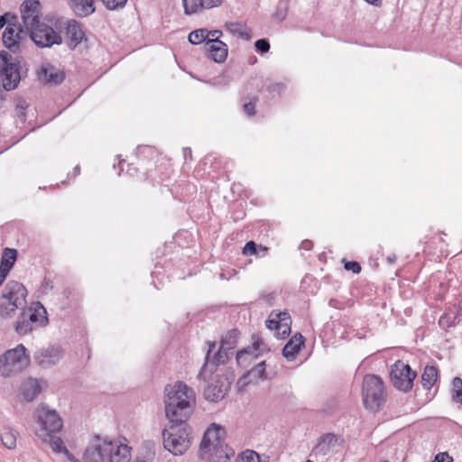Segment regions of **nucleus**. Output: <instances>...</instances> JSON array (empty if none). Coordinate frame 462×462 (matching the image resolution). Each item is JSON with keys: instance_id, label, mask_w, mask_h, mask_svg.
I'll list each match as a JSON object with an SVG mask.
<instances>
[{"instance_id": "6ab92c4d", "label": "nucleus", "mask_w": 462, "mask_h": 462, "mask_svg": "<svg viewBox=\"0 0 462 462\" xmlns=\"http://www.w3.org/2000/svg\"><path fill=\"white\" fill-rule=\"evenodd\" d=\"M47 312L44 307L37 303L35 308L30 307L27 309H22V319H26L31 325H32L35 328L42 327L47 324L48 318L46 316Z\"/></svg>"}, {"instance_id": "2f4dec72", "label": "nucleus", "mask_w": 462, "mask_h": 462, "mask_svg": "<svg viewBox=\"0 0 462 462\" xmlns=\"http://www.w3.org/2000/svg\"><path fill=\"white\" fill-rule=\"evenodd\" d=\"M233 356V352L227 349L221 348V345L219 346V349L214 354L210 365L217 367L220 365L226 364L230 357Z\"/></svg>"}, {"instance_id": "0eeeda50", "label": "nucleus", "mask_w": 462, "mask_h": 462, "mask_svg": "<svg viewBox=\"0 0 462 462\" xmlns=\"http://www.w3.org/2000/svg\"><path fill=\"white\" fill-rule=\"evenodd\" d=\"M38 422L41 426V435H50L59 432L62 428V420L54 410L40 406L36 411Z\"/></svg>"}, {"instance_id": "7ed1b4c3", "label": "nucleus", "mask_w": 462, "mask_h": 462, "mask_svg": "<svg viewBox=\"0 0 462 462\" xmlns=\"http://www.w3.org/2000/svg\"><path fill=\"white\" fill-rule=\"evenodd\" d=\"M363 402L366 409L375 411L385 402L383 380L374 374H367L363 380Z\"/></svg>"}, {"instance_id": "2eb2a0df", "label": "nucleus", "mask_w": 462, "mask_h": 462, "mask_svg": "<svg viewBox=\"0 0 462 462\" xmlns=\"http://www.w3.org/2000/svg\"><path fill=\"white\" fill-rule=\"evenodd\" d=\"M224 430L216 424H211L209 428L205 431L200 445L199 450L201 456L204 453H208L211 450V447L213 448H217L221 445V433Z\"/></svg>"}, {"instance_id": "9d476101", "label": "nucleus", "mask_w": 462, "mask_h": 462, "mask_svg": "<svg viewBox=\"0 0 462 462\" xmlns=\"http://www.w3.org/2000/svg\"><path fill=\"white\" fill-rule=\"evenodd\" d=\"M109 448L106 439H101L97 437L86 448L83 460L84 462H107L106 452Z\"/></svg>"}, {"instance_id": "4468645a", "label": "nucleus", "mask_w": 462, "mask_h": 462, "mask_svg": "<svg viewBox=\"0 0 462 462\" xmlns=\"http://www.w3.org/2000/svg\"><path fill=\"white\" fill-rule=\"evenodd\" d=\"M40 5L38 0H25L21 5L22 19L28 31L41 23L39 18Z\"/></svg>"}, {"instance_id": "c03bdc74", "label": "nucleus", "mask_w": 462, "mask_h": 462, "mask_svg": "<svg viewBox=\"0 0 462 462\" xmlns=\"http://www.w3.org/2000/svg\"><path fill=\"white\" fill-rule=\"evenodd\" d=\"M243 254L245 255H261L258 251V245L254 241H248L243 248Z\"/></svg>"}, {"instance_id": "603ef678", "label": "nucleus", "mask_w": 462, "mask_h": 462, "mask_svg": "<svg viewBox=\"0 0 462 462\" xmlns=\"http://www.w3.org/2000/svg\"><path fill=\"white\" fill-rule=\"evenodd\" d=\"M274 316V311H272L270 318L265 321L267 328L270 330H276L277 327L279 325V322L275 319V318H273Z\"/></svg>"}, {"instance_id": "c9c22d12", "label": "nucleus", "mask_w": 462, "mask_h": 462, "mask_svg": "<svg viewBox=\"0 0 462 462\" xmlns=\"http://www.w3.org/2000/svg\"><path fill=\"white\" fill-rule=\"evenodd\" d=\"M43 437L44 441H49L51 448L56 453H61L66 447L64 446L63 440L57 436L50 435H42Z\"/></svg>"}, {"instance_id": "ea45409f", "label": "nucleus", "mask_w": 462, "mask_h": 462, "mask_svg": "<svg viewBox=\"0 0 462 462\" xmlns=\"http://www.w3.org/2000/svg\"><path fill=\"white\" fill-rule=\"evenodd\" d=\"M452 399L455 402H458L462 404V379L455 377L452 382Z\"/></svg>"}, {"instance_id": "79ce46f5", "label": "nucleus", "mask_w": 462, "mask_h": 462, "mask_svg": "<svg viewBox=\"0 0 462 462\" xmlns=\"http://www.w3.org/2000/svg\"><path fill=\"white\" fill-rule=\"evenodd\" d=\"M28 104L25 100H19L15 106L16 116L22 123L26 121V109Z\"/></svg>"}, {"instance_id": "37998d69", "label": "nucleus", "mask_w": 462, "mask_h": 462, "mask_svg": "<svg viewBox=\"0 0 462 462\" xmlns=\"http://www.w3.org/2000/svg\"><path fill=\"white\" fill-rule=\"evenodd\" d=\"M101 1L108 10H117V9L123 8L127 2V0H101Z\"/></svg>"}, {"instance_id": "864d4df0", "label": "nucleus", "mask_w": 462, "mask_h": 462, "mask_svg": "<svg viewBox=\"0 0 462 462\" xmlns=\"http://www.w3.org/2000/svg\"><path fill=\"white\" fill-rule=\"evenodd\" d=\"M284 88L285 86L283 83H273L268 86V91L271 93L276 92L280 94Z\"/></svg>"}, {"instance_id": "9b49d317", "label": "nucleus", "mask_w": 462, "mask_h": 462, "mask_svg": "<svg viewBox=\"0 0 462 462\" xmlns=\"http://www.w3.org/2000/svg\"><path fill=\"white\" fill-rule=\"evenodd\" d=\"M62 349L58 346H50L34 353L35 362L42 368H48L57 364L62 357Z\"/></svg>"}, {"instance_id": "7c9ffc66", "label": "nucleus", "mask_w": 462, "mask_h": 462, "mask_svg": "<svg viewBox=\"0 0 462 462\" xmlns=\"http://www.w3.org/2000/svg\"><path fill=\"white\" fill-rule=\"evenodd\" d=\"M258 96H245L241 98L243 111L248 116H254L256 114L255 106L258 102Z\"/></svg>"}, {"instance_id": "423d86ee", "label": "nucleus", "mask_w": 462, "mask_h": 462, "mask_svg": "<svg viewBox=\"0 0 462 462\" xmlns=\"http://www.w3.org/2000/svg\"><path fill=\"white\" fill-rule=\"evenodd\" d=\"M416 375V372L412 371L409 365L400 360L393 364L390 374L393 385L404 393L412 388Z\"/></svg>"}, {"instance_id": "f8f14e48", "label": "nucleus", "mask_w": 462, "mask_h": 462, "mask_svg": "<svg viewBox=\"0 0 462 462\" xmlns=\"http://www.w3.org/2000/svg\"><path fill=\"white\" fill-rule=\"evenodd\" d=\"M40 82L45 85L58 86L65 79V73L51 63H44L37 71Z\"/></svg>"}, {"instance_id": "f3484780", "label": "nucleus", "mask_w": 462, "mask_h": 462, "mask_svg": "<svg viewBox=\"0 0 462 462\" xmlns=\"http://www.w3.org/2000/svg\"><path fill=\"white\" fill-rule=\"evenodd\" d=\"M265 361L254 365L245 373L237 381L239 391H243L247 385L256 383L260 379H265Z\"/></svg>"}, {"instance_id": "a19ab883", "label": "nucleus", "mask_w": 462, "mask_h": 462, "mask_svg": "<svg viewBox=\"0 0 462 462\" xmlns=\"http://www.w3.org/2000/svg\"><path fill=\"white\" fill-rule=\"evenodd\" d=\"M236 462H260V457L255 451L247 449L236 458Z\"/></svg>"}, {"instance_id": "0e129e2a", "label": "nucleus", "mask_w": 462, "mask_h": 462, "mask_svg": "<svg viewBox=\"0 0 462 462\" xmlns=\"http://www.w3.org/2000/svg\"><path fill=\"white\" fill-rule=\"evenodd\" d=\"M183 152H184V157L185 159L187 158L188 155H191V150L190 148H184L183 149Z\"/></svg>"}, {"instance_id": "13d9d810", "label": "nucleus", "mask_w": 462, "mask_h": 462, "mask_svg": "<svg viewBox=\"0 0 462 462\" xmlns=\"http://www.w3.org/2000/svg\"><path fill=\"white\" fill-rule=\"evenodd\" d=\"M222 35H223V33L219 30L208 31V38H217V40H219V38Z\"/></svg>"}, {"instance_id": "39448f33", "label": "nucleus", "mask_w": 462, "mask_h": 462, "mask_svg": "<svg viewBox=\"0 0 462 462\" xmlns=\"http://www.w3.org/2000/svg\"><path fill=\"white\" fill-rule=\"evenodd\" d=\"M29 32L32 41L40 48H51L53 45H60L62 43V36L60 30L45 23H39L32 27Z\"/></svg>"}, {"instance_id": "bb28decb", "label": "nucleus", "mask_w": 462, "mask_h": 462, "mask_svg": "<svg viewBox=\"0 0 462 462\" xmlns=\"http://www.w3.org/2000/svg\"><path fill=\"white\" fill-rule=\"evenodd\" d=\"M438 379V369L434 365H426L421 374V384L424 389L432 388Z\"/></svg>"}, {"instance_id": "338daca9", "label": "nucleus", "mask_w": 462, "mask_h": 462, "mask_svg": "<svg viewBox=\"0 0 462 462\" xmlns=\"http://www.w3.org/2000/svg\"><path fill=\"white\" fill-rule=\"evenodd\" d=\"M75 171H77L78 173L79 172V166H76L75 169H74Z\"/></svg>"}, {"instance_id": "5701e85b", "label": "nucleus", "mask_w": 462, "mask_h": 462, "mask_svg": "<svg viewBox=\"0 0 462 462\" xmlns=\"http://www.w3.org/2000/svg\"><path fill=\"white\" fill-rule=\"evenodd\" d=\"M338 437L334 433H325L319 437L318 444L314 447L315 454L326 455L331 448H334L338 441Z\"/></svg>"}, {"instance_id": "6e6d98bb", "label": "nucleus", "mask_w": 462, "mask_h": 462, "mask_svg": "<svg viewBox=\"0 0 462 462\" xmlns=\"http://www.w3.org/2000/svg\"><path fill=\"white\" fill-rule=\"evenodd\" d=\"M12 16H14V14H11L10 13H5L3 15H0V30L12 20Z\"/></svg>"}, {"instance_id": "72a5a7b5", "label": "nucleus", "mask_w": 462, "mask_h": 462, "mask_svg": "<svg viewBox=\"0 0 462 462\" xmlns=\"http://www.w3.org/2000/svg\"><path fill=\"white\" fill-rule=\"evenodd\" d=\"M189 42L191 44L197 45L200 43H206V42L209 39L208 38V29H198L193 32H191L189 34Z\"/></svg>"}, {"instance_id": "4c0bfd02", "label": "nucleus", "mask_w": 462, "mask_h": 462, "mask_svg": "<svg viewBox=\"0 0 462 462\" xmlns=\"http://www.w3.org/2000/svg\"><path fill=\"white\" fill-rule=\"evenodd\" d=\"M457 319L458 317L454 311L446 312L439 318V324L440 327L448 328L455 326L458 322Z\"/></svg>"}, {"instance_id": "4d7b16f0", "label": "nucleus", "mask_w": 462, "mask_h": 462, "mask_svg": "<svg viewBox=\"0 0 462 462\" xmlns=\"http://www.w3.org/2000/svg\"><path fill=\"white\" fill-rule=\"evenodd\" d=\"M10 271V269L0 265V287L3 285Z\"/></svg>"}, {"instance_id": "c85d7f7f", "label": "nucleus", "mask_w": 462, "mask_h": 462, "mask_svg": "<svg viewBox=\"0 0 462 462\" xmlns=\"http://www.w3.org/2000/svg\"><path fill=\"white\" fill-rule=\"evenodd\" d=\"M20 309L22 310L23 307L0 297V316L2 318H10Z\"/></svg>"}, {"instance_id": "cd10ccee", "label": "nucleus", "mask_w": 462, "mask_h": 462, "mask_svg": "<svg viewBox=\"0 0 462 462\" xmlns=\"http://www.w3.org/2000/svg\"><path fill=\"white\" fill-rule=\"evenodd\" d=\"M226 29L232 34L237 35L244 40L251 39V31L240 23H226Z\"/></svg>"}, {"instance_id": "680f3d73", "label": "nucleus", "mask_w": 462, "mask_h": 462, "mask_svg": "<svg viewBox=\"0 0 462 462\" xmlns=\"http://www.w3.org/2000/svg\"><path fill=\"white\" fill-rule=\"evenodd\" d=\"M365 1L370 5H374L375 6H378L379 4L381 3V0H365Z\"/></svg>"}, {"instance_id": "ddd939ff", "label": "nucleus", "mask_w": 462, "mask_h": 462, "mask_svg": "<svg viewBox=\"0 0 462 462\" xmlns=\"http://www.w3.org/2000/svg\"><path fill=\"white\" fill-rule=\"evenodd\" d=\"M26 296L27 290L23 283L17 281H9L5 286L1 298L24 307Z\"/></svg>"}, {"instance_id": "6e6552de", "label": "nucleus", "mask_w": 462, "mask_h": 462, "mask_svg": "<svg viewBox=\"0 0 462 462\" xmlns=\"http://www.w3.org/2000/svg\"><path fill=\"white\" fill-rule=\"evenodd\" d=\"M56 28L65 32V42L70 50H74L83 40L85 33L79 22L74 19L58 20Z\"/></svg>"}, {"instance_id": "f704fd0d", "label": "nucleus", "mask_w": 462, "mask_h": 462, "mask_svg": "<svg viewBox=\"0 0 462 462\" xmlns=\"http://www.w3.org/2000/svg\"><path fill=\"white\" fill-rule=\"evenodd\" d=\"M184 12L186 14H197L206 9L204 4L200 0H182Z\"/></svg>"}, {"instance_id": "bf43d9fd", "label": "nucleus", "mask_w": 462, "mask_h": 462, "mask_svg": "<svg viewBox=\"0 0 462 462\" xmlns=\"http://www.w3.org/2000/svg\"><path fill=\"white\" fill-rule=\"evenodd\" d=\"M258 251L260 252V257L265 256L269 251V248L262 245H258Z\"/></svg>"}, {"instance_id": "5fc2aeb1", "label": "nucleus", "mask_w": 462, "mask_h": 462, "mask_svg": "<svg viewBox=\"0 0 462 462\" xmlns=\"http://www.w3.org/2000/svg\"><path fill=\"white\" fill-rule=\"evenodd\" d=\"M52 282L50 279L44 278L41 285L42 292L47 293L49 291L52 290Z\"/></svg>"}, {"instance_id": "4be33fe9", "label": "nucleus", "mask_w": 462, "mask_h": 462, "mask_svg": "<svg viewBox=\"0 0 462 462\" xmlns=\"http://www.w3.org/2000/svg\"><path fill=\"white\" fill-rule=\"evenodd\" d=\"M304 343V337L300 333H297L284 346L282 349L283 356L289 361L294 360Z\"/></svg>"}, {"instance_id": "f257e3e1", "label": "nucleus", "mask_w": 462, "mask_h": 462, "mask_svg": "<svg viewBox=\"0 0 462 462\" xmlns=\"http://www.w3.org/2000/svg\"><path fill=\"white\" fill-rule=\"evenodd\" d=\"M165 414L170 429L162 431L163 446L174 456L182 455L190 446L187 420L193 411L195 393L183 382L165 387Z\"/></svg>"}, {"instance_id": "3c124183", "label": "nucleus", "mask_w": 462, "mask_h": 462, "mask_svg": "<svg viewBox=\"0 0 462 462\" xmlns=\"http://www.w3.org/2000/svg\"><path fill=\"white\" fill-rule=\"evenodd\" d=\"M431 462H453V458L447 452H442L436 455Z\"/></svg>"}, {"instance_id": "412c9836", "label": "nucleus", "mask_w": 462, "mask_h": 462, "mask_svg": "<svg viewBox=\"0 0 462 462\" xmlns=\"http://www.w3.org/2000/svg\"><path fill=\"white\" fill-rule=\"evenodd\" d=\"M227 388L223 382L216 380L207 385L204 390V396L209 402H218L225 397Z\"/></svg>"}, {"instance_id": "f03ea898", "label": "nucleus", "mask_w": 462, "mask_h": 462, "mask_svg": "<svg viewBox=\"0 0 462 462\" xmlns=\"http://www.w3.org/2000/svg\"><path fill=\"white\" fill-rule=\"evenodd\" d=\"M22 79L20 57L0 52V85L6 91L15 89Z\"/></svg>"}, {"instance_id": "a18cd8bd", "label": "nucleus", "mask_w": 462, "mask_h": 462, "mask_svg": "<svg viewBox=\"0 0 462 462\" xmlns=\"http://www.w3.org/2000/svg\"><path fill=\"white\" fill-rule=\"evenodd\" d=\"M291 324L289 323H280L275 330V336L278 338H284L286 336H289L291 333Z\"/></svg>"}, {"instance_id": "e2e57ef3", "label": "nucleus", "mask_w": 462, "mask_h": 462, "mask_svg": "<svg viewBox=\"0 0 462 462\" xmlns=\"http://www.w3.org/2000/svg\"><path fill=\"white\" fill-rule=\"evenodd\" d=\"M62 452L65 454V456L67 457V458H68L69 460H70L71 457H74V456H73V455H72V454H71V453L67 449V448H66Z\"/></svg>"}, {"instance_id": "c756f323", "label": "nucleus", "mask_w": 462, "mask_h": 462, "mask_svg": "<svg viewBox=\"0 0 462 462\" xmlns=\"http://www.w3.org/2000/svg\"><path fill=\"white\" fill-rule=\"evenodd\" d=\"M17 250L6 247L4 249L0 260V265L5 268L12 270L16 259H17Z\"/></svg>"}, {"instance_id": "20e7f679", "label": "nucleus", "mask_w": 462, "mask_h": 462, "mask_svg": "<svg viewBox=\"0 0 462 462\" xmlns=\"http://www.w3.org/2000/svg\"><path fill=\"white\" fill-rule=\"evenodd\" d=\"M27 349L23 345L7 350L0 357V371L3 375L8 376L12 374H18L28 366L30 359Z\"/></svg>"}, {"instance_id": "a211bd4d", "label": "nucleus", "mask_w": 462, "mask_h": 462, "mask_svg": "<svg viewBox=\"0 0 462 462\" xmlns=\"http://www.w3.org/2000/svg\"><path fill=\"white\" fill-rule=\"evenodd\" d=\"M109 449H107V462H130L131 448L125 444L117 441L107 440Z\"/></svg>"}, {"instance_id": "e433bc0d", "label": "nucleus", "mask_w": 462, "mask_h": 462, "mask_svg": "<svg viewBox=\"0 0 462 462\" xmlns=\"http://www.w3.org/2000/svg\"><path fill=\"white\" fill-rule=\"evenodd\" d=\"M14 328L19 335H26L32 332L33 329H36L26 319H22L21 314L15 322Z\"/></svg>"}, {"instance_id": "8fccbe9b", "label": "nucleus", "mask_w": 462, "mask_h": 462, "mask_svg": "<svg viewBox=\"0 0 462 462\" xmlns=\"http://www.w3.org/2000/svg\"><path fill=\"white\" fill-rule=\"evenodd\" d=\"M274 318L277 320V322L280 323H289L291 324V319L288 311H280L275 313L274 312Z\"/></svg>"}, {"instance_id": "de8ad7c7", "label": "nucleus", "mask_w": 462, "mask_h": 462, "mask_svg": "<svg viewBox=\"0 0 462 462\" xmlns=\"http://www.w3.org/2000/svg\"><path fill=\"white\" fill-rule=\"evenodd\" d=\"M254 47L259 53L263 54L269 51L270 43L266 39H259L254 42Z\"/></svg>"}, {"instance_id": "393cba45", "label": "nucleus", "mask_w": 462, "mask_h": 462, "mask_svg": "<svg viewBox=\"0 0 462 462\" xmlns=\"http://www.w3.org/2000/svg\"><path fill=\"white\" fill-rule=\"evenodd\" d=\"M42 391L39 381L33 378L25 380L20 388V393L27 402H32Z\"/></svg>"}, {"instance_id": "49530a36", "label": "nucleus", "mask_w": 462, "mask_h": 462, "mask_svg": "<svg viewBox=\"0 0 462 462\" xmlns=\"http://www.w3.org/2000/svg\"><path fill=\"white\" fill-rule=\"evenodd\" d=\"M215 347H216V342H208V350L207 355H206V360H205V363H204L203 366L201 367V369L199 371V374L198 375V377L199 379H204L205 380L204 374H205L206 366L208 364L210 354H211V352L213 351V349Z\"/></svg>"}, {"instance_id": "58836bf2", "label": "nucleus", "mask_w": 462, "mask_h": 462, "mask_svg": "<svg viewBox=\"0 0 462 462\" xmlns=\"http://www.w3.org/2000/svg\"><path fill=\"white\" fill-rule=\"evenodd\" d=\"M0 439L2 444L9 449L16 447V436L14 432L9 430L1 434Z\"/></svg>"}, {"instance_id": "dca6fc26", "label": "nucleus", "mask_w": 462, "mask_h": 462, "mask_svg": "<svg viewBox=\"0 0 462 462\" xmlns=\"http://www.w3.org/2000/svg\"><path fill=\"white\" fill-rule=\"evenodd\" d=\"M252 340V346L243 348L236 353V362L238 365H242L247 357L253 360L255 359L260 353L269 351V348H267L258 334H253Z\"/></svg>"}, {"instance_id": "09e8293b", "label": "nucleus", "mask_w": 462, "mask_h": 462, "mask_svg": "<svg viewBox=\"0 0 462 462\" xmlns=\"http://www.w3.org/2000/svg\"><path fill=\"white\" fill-rule=\"evenodd\" d=\"M344 268L346 271H351L354 273H359L361 272V265L356 261H346L344 263Z\"/></svg>"}, {"instance_id": "774afa93", "label": "nucleus", "mask_w": 462, "mask_h": 462, "mask_svg": "<svg viewBox=\"0 0 462 462\" xmlns=\"http://www.w3.org/2000/svg\"><path fill=\"white\" fill-rule=\"evenodd\" d=\"M306 462H313V461H311V460H307Z\"/></svg>"}, {"instance_id": "1a4fd4ad", "label": "nucleus", "mask_w": 462, "mask_h": 462, "mask_svg": "<svg viewBox=\"0 0 462 462\" xmlns=\"http://www.w3.org/2000/svg\"><path fill=\"white\" fill-rule=\"evenodd\" d=\"M23 34L24 32L18 23V17L16 15L12 16V20L8 23L3 33V43L8 50L16 51L20 48Z\"/></svg>"}, {"instance_id": "b1692460", "label": "nucleus", "mask_w": 462, "mask_h": 462, "mask_svg": "<svg viewBox=\"0 0 462 462\" xmlns=\"http://www.w3.org/2000/svg\"><path fill=\"white\" fill-rule=\"evenodd\" d=\"M69 5L79 17H87L92 14L95 8V0H69Z\"/></svg>"}, {"instance_id": "a878e982", "label": "nucleus", "mask_w": 462, "mask_h": 462, "mask_svg": "<svg viewBox=\"0 0 462 462\" xmlns=\"http://www.w3.org/2000/svg\"><path fill=\"white\" fill-rule=\"evenodd\" d=\"M239 337L240 331L237 328L228 330L220 340L221 348L233 352L237 346Z\"/></svg>"}, {"instance_id": "473e14b6", "label": "nucleus", "mask_w": 462, "mask_h": 462, "mask_svg": "<svg viewBox=\"0 0 462 462\" xmlns=\"http://www.w3.org/2000/svg\"><path fill=\"white\" fill-rule=\"evenodd\" d=\"M155 457L152 443H146L142 447L136 457V462H152Z\"/></svg>"}, {"instance_id": "69168bd1", "label": "nucleus", "mask_w": 462, "mask_h": 462, "mask_svg": "<svg viewBox=\"0 0 462 462\" xmlns=\"http://www.w3.org/2000/svg\"><path fill=\"white\" fill-rule=\"evenodd\" d=\"M395 259H396V256H395V255H391V256H388V257H387V261H388V263H394V262H395Z\"/></svg>"}, {"instance_id": "aec40b11", "label": "nucleus", "mask_w": 462, "mask_h": 462, "mask_svg": "<svg viewBox=\"0 0 462 462\" xmlns=\"http://www.w3.org/2000/svg\"><path fill=\"white\" fill-rule=\"evenodd\" d=\"M204 50L209 53L214 61L218 63L224 62L228 54L227 45L217 38L208 39L204 44Z\"/></svg>"}, {"instance_id": "052dcab7", "label": "nucleus", "mask_w": 462, "mask_h": 462, "mask_svg": "<svg viewBox=\"0 0 462 462\" xmlns=\"http://www.w3.org/2000/svg\"><path fill=\"white\" fill-rule=\"evenodd\" d=\"M301 246L305 250H310L311 248V246H312V242L310 241V240H305V241L302 242Z\"/></svg>"}]
</instances>
